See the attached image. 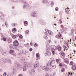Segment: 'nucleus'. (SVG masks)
<instances>
[{
  "label": "nucleus",
  "mask_w": 76,
  "mask_h": 76,
  "mask_svg": "<svg viewBox=\"0 0 76 76\" xmlns=\"http://www.w3.org/2000/svg\"><path fill=\"white\" fill-rule=\"evenodd\" d=\"M19 2L21 3H24V5L23 7V9H28L29 8V5L28 3V2L26 0H18Z\"/></svg>",
  "instance_id": "f257e3e1"
},
{
  "label": "nucleus",
  "mask_w": 76,
  "mask_h": 76,
  "mask_svg": "<svg viewBox=\"0 0 76 76\" xmlns=\"http://www.w3.org/2000/svg\"><path fill=\"white\" fill-rule=\"evenodd\" d=\"M46 50L47 51L45 53V56H51V53L49 51L50 49L48 47V46H46Z\"/></svg>",
  "instance_id": "f03ea898"
},
{
  "label": "nucleus",
  "mask_w": 76,
  "mask_h": 76,
  "mask_svg": "<svg viewBox=\"0 0 76 76\" xmlns=\"http://www.w3.org/2000/svg\"><path fill=\"white\" fill-rule=\"evenodd\" d=\"M2 60L4 63H9L10 64H12V61L10 59H7L5 58H2Z\"/></svg>",
  "instance_id": "7ed1b4c3"
},
{
  "label": "nucleus",
  "mask_w": 76,
  "mask_h": 76,
  "mask_svg": "<svg viewBox=\"0 0 76 76\" xmlns=\"http://www.w3.org/2000/svg\"><path fill=\"white\" fill-rule=\"evenodd\" d=\"M1 52L2 55L6 56L7 55V51L6 50H3V48L0 47V52Z\"/></svg>",
  "instance_id": "20e7f679"
},
{
  "label": "nucleus",
  "mask_w": 76,
  "mask_h": 76,
  "mask_svg": "<svg viewBox=\"0 0 76 76\" xmlns=\"http://www.w3.org/2000/svg\"><path fill=\"white\" fill-rule=\"evenodd\" d=\"M53 60H51V61H49L48 64L47 66H50V67H51V64H54L55 63V61L54 60V59L52 58Z\"/></svg>",
  "instance_id": "39448f33"
},
{
  "label": "nucleus",
  "mask_w": 76,
  "mask_h": 76,
  "mask_svg": "<svg viewBox=\"0 0 76 76\" xmlns=\"http://www.w3.org/2000/svg\"><path fill=\"white\" fill-rule=\"evenodd\" d=\"M24 64L26 67H31V64L28 62H25Z\"/></svg>",
  "instance_id": "423d86ee"
},
{
  "label": "nucleus",
  "mask_w": 76,
  "mask_h": 76,
  "mask_svg": "<svg viewBox=\"0 0 76 76\" xmlns=\"http://www.w3.org/2000/svg\"><path fill=\"white\" fill-rule=\"evenodd\" d=\"M15 65L16 67H17L18 69L19 68V69H20L21 68H22V66L20 64H19L18 62H16V63L15 64Z\"/></svg>",
  "instance_id": "0eeeda50"
},
{
  "label": "nucleus",
  "mask_w": 76,
  "mask_h": 76,
  "mask_svg": "<svg viewBox=\"0 0 76 76\" xmlns=\"http://www.w3.org/2000/svg\"><path fill=\"white\" fill-rule=\"evenodd\" d=\"M14 45H14L15 47H18L19 45V42H18V41L17 40H15L13 42Z\"/></svg>",
  "instance_id": "6e6552de"
},
{
  "label": "nucleus",
  "mask_w": 76,
  "mask_h": 76,
  "mask_svg": "<svg viewBox=\"0 0 76 76\" xmlns=\"http://www.w3.org/2000/svg\"><path fill=\"white\" fill-rule=\"evenodd\" d=\"M38 15V13L37 12H32L31 13V16H33V17H36V16H37Z\"/></svg>",
  "instance_id": "1a4fd4ad"
},
{
  "label": "nucleus",
  "mask_w": 76,
  "mask_h": 76,
  "mask_svg": "<svg viewBox=\"0 0 76 76\" xmlns=\"http://www.w3.org/2000/svg\"><path fill=\"white\" fill-rule=\"evenodd\" d=\"M29 74L31 76L32 75H35V70L34 69H32L30 70V72H29Z\"/></svg>",
  "instance_id": "9d476101"
},
{
  "label": "nucleus",
  "mask_w": 76,
  "mask_h": 76,
  "mask_svg": "<svg viewBox=\"0 0 76 76\" xmlns=\"http://www.w3.org/2000/svg\"><path fill=\"white\" fill-rule=\"evenodd\" d=\"M12 56H13L14 57H16V58H19L20 57V54L19 53L16 55V53H15L14 54H12Z\"/></svg>",
  "instance_id": "9b49d317"
},
{
  "label": "nucleus",
  "mask_w": 76,
  "mask_h": 76,
  "mask_svg": "<svg viewBox=\"0 0 76 76\" xmlns=\"http://www.w3.org/2000/svg\"><path fill=\"white\" fill-rule=\"evenodd\" d=\"M40 23L42 24V25H46L47 24V23L45 22V21L43 20H40Z\"/></svg>",
  "instance_id": "f8f14e48"
},
{
  "label": "nucleus",
  "mask_w": 76,
  "mask_h": 76,
  "mask_svg": "<svg viewBox=\"0 0 76 76\" xmlns=\"http://www.w3.org/2000/svg\"><path fill=\"white\" fill-rule=\"evenodd\" d=\"M51 48L54 50H56V46L54 45H52L50 46Z\"/></svg>",
  "instance_id": "ddd939ff"
},
{
  "label": "nucleus",
  "mask_w": 76,
  "mask_h": 76,
  "mask_svg": "<svg viewBox=\"0 0 76 76\" xmlns=\"http://www.w3.org/2000/svg\"><path fill=\"white\" fill-rule=\"evenodd\" d=\"M42 2L43 4H44V3L47 4V3H48V1H47V0H42Z\"/></svg>",
  "instance_id": "4468645a"
},
{
  "label": "nucleus",
  "mask_w": 76,
  "mask_h": 76,
  "mask_svg": "<svg viewBox=\"0 0 76 76\" xmlns=\"http://www.w3.org/2000/svg\"><path fill=\"white\" fill-rule=\"evenodd\" d=\"M62 29L63 30L62 31V33L64 32L65 31H67V28H64V27H62Z\"/></svg>",
  "instance_id": "2eb2a0df"
},
{
  "label": "nucleus",
  "mask_w": 76,
  "mask_h": 76,
  "mask_svg": "<svg viewBox=\"0 0 76 76\" xmlns=\"http://www.w3.org/2000/svg\"><path fill=\"white\" fill-rule=\"evenodd\" d=\"M49 66V65H48L47 66V64L46 65V66H45V71H48V70L49 69V68L48 67V66Z\"/></svg>",
  "instance_id": "dca6fc26"
},
{
  "label": "nucleus",
  "mask_w": 76,
  "mask_h": 76,
  "mask_svg": "<svg viewBox=\"0 0 76 76\" xmlns=\"http://www.w3.org/2000/svg\"><path fill=\"white\" fill-rule=\"evenodd\" d=\"M71 69H73V70H75L76 69V67L75 65H72Z\"/></svg>",
  "instance_id": "f3484780"
},
{
  "label": "nucleus",
  "mask_w": 76,
  "mask_h": 76,
  "mask_svg": "<svg viewBox=\"0 0 76 76\" xmlns=\"http://www.w3.org/2000/svg\"><path fill=\"white\" fill-rule=\"evenodd\" d=\"M16 31V28H14L12 29V31L15 34L16 32L15 31Z\"/></svg>",
  "instance_id": "a211bd4d"
},
{
  "label": "nucleus",
  "mask_w": 76,
  "mask_h": 76,
  "mask_svg": "<svg viewBox=\"0 0 76 76\" xmlns=\"http://www.w3.org/2000/svg\"><path fill=\"white\" fill-rule=\"evenodd\" d=\"M7 41L8 43H11V42H12V40L11 39L9 38L8 39Z\"/></svg>",
  "instance_id": "6ab92c4d"
},
{
  "label": "nucleus",
  "mask_w": 76,
  "mask_h": 76,
  "mask_svg": "<svg viewBox=\"0 0 76 76\" xmlns=\"http://www.w3.org/2000/svg\"><path fill=\"white\" fill-rule=\"evenodd\" d=\"M24 25V26H27L28 25L26 24H28V21H23Z\"/></svg>",
  "instance_id": "aec40b11"
},
{
  "label": "nucleus",
  "mask_w": 76,
  "mask_h": 76,
  "mask_svg": "<svg viewBox=\"0 0 76 76\" xmlns=\"http://www.w3.org/2000/svg\"><path fill=\"white\" fill-rule=\"evenodd\" d=\"M19 60V61H20V62H23V57L20 58Z\"/></svg>",
  "instance_id": "412c9836"
},
{
  "label": "nucleus",
  "mask_w": 76,
  "mask_h": 76,
  "mask_svg": "<svg viewBox=\"0 0 76 76\" xmlns=\"http://www.w3.org/2000/svg\"><path fill=\"white\" fill-rule=\"evenodd\" d=\"M11 2H13V3H16V2H18V0H10Z\"/></svg>",
  "instance_id": "4be33fe9"
},
{
  "label": "nucleus",
  "mask_w": 76,
  "mask_h": 76,
  "mask_svg": "<svg viewBox=\"0 0 76 76\" xmlns=\"http://www.w3.org/2000/svg\"><path fill=\"white\" fill-rule=\"evenodd\" d=\"M49 4H51V5H52V6H53V5H54V4H53V2H51V3H50V2H49L48 4H47V6H48H48H49Z\"/></svg>",
  "instance_id": "5701e85b"
},
{
  "label": "nucleus",
  "mask_w": 76,
  "mask_h": 76,
  "mask_svg": "<svg viewBox=\"0 0 76 76\" xmlns=\"http://www.w3.org/2000/svg\"><path fill=\"white\" fill-rule=\"evenodd\" d=\"M26 70V67L25 66L23 67V71H24V72H25Z\"/></svg>",
  "instance_id": "b1692460"
},
{
  "label": "nucleus",
  "mask_w": 76,
  "mask_h": 76,
  "mask_svg": "<svg viewBox=\"0 0 76 76\" xmlns=\"http://www.w3.org/2000/svg\"><path fill=\"white\" fill-rule=\"evenodd\" d=\"M28 54V52H27L25 51L24 52H23V55H27V54Z\"/></svg>",
  "instance_id": "393cba45"
},
{
  "label": "nucleus",
  "mask_w": 76,
  "mask_h": 76,
  "mask_svg": "<svg viewBox=\"0 0 76 76\" xmlns=\"http://www.w3.org/2000/svg\"><path fill=\"white\" fill-rule=\"evenodd\" d=\"M15 68H13V75H15L16 74V73H15V72H16V71H15Z\"/></svg>",
  "instance_id": "a878e982"
},
{
  "label": "nucleus",
  "mask_w": 76,
  "mask_h": 76,
  "mask_svg": "<svg viewBox=\"0 0 76 76\" xmlns=\"http://www.w3.org/2000/svg\"><path fill=\"white\" fill-rule=\"evenodd\" d=\"M39 65V64H38V63H36V64H35L34 65V68H35H35H36V67H38V65Z\"/></svg>",
  "instance_id": "bb28decb"
},
{
  "label": "nucleus",
  "mask_w": 76,
  "mask_h": 76,
  "mask_svg": "<svg viewBox=\"0 0 76 76\" xmlns=\"http://www.w3.org/2000/svg\"><path fill=\"white\" fill-rule=\"evenodd\" d=\"M61 72H64L65 71V69H64V68H62L61 69Z\"/></svg>",
  "instance_id": "cd10ccee"
},
{
  "label": "nucleus",
  "mask_w": 76,
  "mask_h": 76,
  "mask_svg": "<svg viewBox=\"0 0 76 76\" xmlns=\"http://www.w3.org/2000/svg\"><path fill=\"white\" fill-rule=\"evenodd\" d=\"M51 67H52L53 69H56V66L54 65H51Z\"/></svg>",
  "instance_id": "c85d7f7f"
},
{
  "label": "nucleus",
  "mask_w": 76,
  "mask_h": 76,
  "mask_svg": "<svg viewBox=\"0 0 76 76\" xmlns=\"http://www.w3.org/2000/svg\"><path fill=\"white\" fill-rule=\"evenodd\" d=\"M58 50L59 51H61V46H59L58 47Z\"/></svg>",
  "instance_id": "c756f323"
},
{
  "label": "nucleus",
  "mask_w": 76,
  "mask_h": 76,
  "mask_svg": "<svg viewBox=\"0 0 76 76\" xmlns=\"http://www.w3.org/2000/svg\"><path fill=\"white\" fill-rule=\"evenodd\" d=\"M58 38H61V34H60V33H58Z\"/></svg>",
  "instance_id": "7c9ffc66"
},
{
  "label": "nucleus",
  "mask_w": 76,
  "mask_h": 76,
  "mask_svg": "<svg viewBox=\"0 0 76 76\" xmlns=\"http://www.w3.org/2000/svg\"><path fill=\"white\" fill-rule=\"evenodd\" d=\"M25 32L26 33V34H28L29 32V31L27 30L25 31Z\"/></svg>",
  "instance_id": "2f4dec72"
},
{
  "label": "nucleus",
  "mask_w": 76,
  "mask_h": 76,
  "mask_svg": "<svg viewBox=\"0 0 76 76\" xmlns=\"http://www.w3.org/2000/svg\"><path fill=\"white\" fill-rule=\"evenodd\" d=\"M19 37L20 38V39H23V36L22 35H20L19 36Z\"/></svg>",
  "instance_id": "473e14b6"
},
{
  "label": "nucleus",
  "mask_w": 76,
  "mask_h": 76,
  "mask_svg": "<svg viewBox=\"0 0 76 76\" xmlns=\"http://www.w3.org/2000/svg\"><path fill=\"white\" fill-rule=\"evenodd\" d=\"M65 11L66 13H67V14L68 15H69V11H68V10H65Z\"/></svg>",
  "instance_id": "72a5a7b5"
},
{
  "label": "nucleus",
  "mask_w": 76,
  "mask_h": 76,
  "mask_svg": "<svg viewBox=\"0 0 76 76\" xmlns=\"http://www.w3.org/2000/svg\"><path fill=\"white\" fill-rule=\"evenodd\" d=\"M12 38L14 39H15V38H16V36H15V35L13 34L12 36Z\"/></svg>",
  "instance_id": "f704fd0d"
},
{
  "label": "nucleus",
  "mask_w": 76,
  "mask_h": 76,
  "mask_svg": "<svg viewBox=\"0 0 76 76\" xmlns=\"http://www.w3.org/2000/svg\"><path fill=\"white\" fill-rule=\"evenodd\" d=\"M38 46V44L36 43H35L34 45V47H37Z\"/></svg>",
  "instance_id": "c9c22d12"
},
{
  "label": "nucleus",
  "mask_w": 76,
  "mask_h": 76,
  "mask_svg": "<svg viewBox=\"0 0 76 76\" xmlns=\"http://www.w3.org/2000/svg\"><path fill=\"white\" fill-rule=\"evenodd\" d=\"M10 53H13L14 52V51H13V50H10Z\"/></svg>",
  "instance_id": "e433bc0d"
},
{
  "label": "nucleus",
  "mask_w": 76,
  "mask_h": 76,
  "mask_svg": "<svg viewBox=\"0 0 76 76\" xmlns=\"http://www.w3.org/2000/svg\"><path fill=\"white\" fill-rule=\"evenodd\" d=\"M2 40H3V41H6V39L5 38H3L2 39Z\"/></svg>",
  "instance_id": "4c0bfd02"
},
{
  "label": "nucleus",
  "mask_w": 76,
  "mask_h": 76,
  "mask_svg": "<svg viewBox=\"0 0 76 76\" xmlns=\"http://www.w3.org/2000/svg\"><path fill=\"white\" fill-rule=\"evenodd\" d=\"M59 66L60 67H62V66H63V64H62V63H60L59 64Z\"/></svg>",
  "instance_id": "58836bf2"
},
{
  "label": "nucleus",
  "mask_w": 76,
  "mask_h": 76,
  "mask_svg": "<svg viewBox=\"0 0 76 76\" xmlns=\"http://www.w3.org/2000/svg\"><path fill=\"white\" fill-rule=\"evenodd\" d=\"M20 53L21 54H23V51L22 50H21L20 51Z\"/></svg>",
  "instance_id": "ea45409f"
},
{
  "label": "nucleus",
  "mask_w": 76,
  "mask_h": 76,
  "mask_svg": "<svg viewBox=\"0 0 76 76\" xmlns=\"http://www.w3.org/2000/svg\"><path fill=\"white\" fill-rule=\"evenodd\" d=\"M36 56L37 58H39V55H38V53H37L36 55Z\"/></svg>",
  "instance_id": "a19ab883"
},
{
  "label": "nucleus",
  "mask_w": 76,
  "mask_h": 76,
  "mask_svg": "<svg viewBox=\"0 0 76 76\" xmlns=\"http://www.w3.org/2000/svg\"><path fill=\"white\" fill-rule=\"evenodd\" d=\"M42 69L44 70H45V66H43L42 67Z\"/></svg>",
  "instance_id": "79ce46f5"
},
{
  "label": "nucleus",
  "mask_w": 76,
  "mask_h": 76,
  "mask_svg": "<svg viewBox=\"0 0 76 76\" xmlns=\"http://www.w3.org/2000/svg\"><path fill=\"white\" fill-rule=\"evenodd\" d=\"M55 10L56 11H58V7H56L55 8Z\"/></svg>",
  "instance_id": "37998d69"
},
{
  "label": "nucleus",
  "mask_w": 76,
  "mask_h": 76,
  "mask_svg": "<svg viewBox=\"0 0 76 76\" xmlns=\"http://www.w3.org/2000/svg\"><path fill=\"white\" fill-rule=\"evenodd\" d=\"M30 45L31 46H32V45H33V43H32V42H30Z\"/></svg>",
  "instance_id": "c03bdc74"
},
{
  "label": "nucleus",
  "mask_w": 76,
  "mask_h": 76,
  "mask_svg": "<svg viewBox=\"0 0 76 76\" xmlns=\"http://www.w3.org/2000/svg\"><path fill=\"white\" fill-rule=\"evenodd\" d=\"M14 49L15 50H17L18 51H19V49L17 47H15V48H14Z\"/></svg>",
  "instance_id": "a18cd8bd"
},
{
  "label": "nucleus",
  "mask_w": 76,
  "mask_h": 76,
  "mask_svg": "<svg viewBox=\"0 0 76 76\" xmlns=\"http://www.w3.org/2000/svg\"><path fill=\"white\" fill-rule=\"evenodd\" d=\"M52 53L54 56V54H55V53L54 52V50H53L52 51Z\"/></svg>",
  "instance_id": "49530a36"
},
{
  "label": "nucleus",
  "mask_w": 76,
  "mask_h": 76,
  "mask_svg": "<svg viewBox=\"0 0 76 76\" xmlns=\"http://www.w3.org/2000/svg\"><path fill=\"white\" fill-rule=\"evenodd\" d=\"M64 53V52H63V51H61V56H63V54Z\"/></svg>",
  "instance_id": "de8ad7c7"
},
{
  "label": "nucleus",
  "mask_w": 76,
  "mask_h": 76,
  "mask_svg": "<svg viewBox=\"0 0 76 76\" xmlns=\"http://www.w3.org/2000/svg\"><path fill=\"white\" fill-rule=\"evenodd\" d=\"M49 34H50V35H52V36H53V32L52 31H51Z\"/></svg>",
  "instance_id": "09e8293b"
},
{
  "label": "nucleus",
  "mask_w": 76,
  "mask_h": 76,
  "mask_svg": "<svg viewBox=\"0 0 76 76\" xmlns=\"http://www.w3.org/2000/svg\"><path fill=\"white\" fill-rule=\"evenodd\" d=\"M11 73H8L7 75V76H11Z\"/></svg>",
  "instance_id": "8fccbe9b"
},
{
  "label": "nucleus",
  "mask_w": 76,
  "mask_h": 76,
  "mask_svg": "<svg viewBox=\"0 0 76 76\" xmlns=\"http://www.w3.org/2000/svg\"><path fill=\"white\" fill-rule=\"evenodd\" d=\"M33 49L32 48H31L29 49V50L30 51H32Z\"/></svg>",
  "instance_id": "3c124183"
},
{
  "label": "nucleus",
  "mask_w": 76,
  "mask_h": 76,
  "mask_svg": "<svg viewBox=\"0 0 76 76\" xmlns=\"http://www.w3.org/2000/svg\"><path fill=\"white\" fill-rule=\"evenodd\" d=\"M17 25V24H16V23H14V24H13L14 26H16Z\"/></svg>",
  "instance_id": "603ef678"
},
{
  "label": "nucleus",
  "mask_w": 76,
  "mask_h": 76,
  "mask_svg": "<svg viewBox=\"0 0 76 76\" xmlns=\"http://www.w3.org/2000/svg\"><path fill=\"white\" fill-rule=\"evenodd\" d=\"M3 76H6V72H4V73L3 74Z\"/></svg>",
  "instance_id": "864d4df0"
},
{
  "label": "nucleus",
  "mask_w": 76,
  "mask_h": 76,
  "mask_svg": "<svg viewBox=\"0 0 76 76\" xmlns=\"http://www.w3.org/2000/svg\"><path fill=\"white\" fill-rule=\"evenodd\" d=\"M13 46H14L13 45V46H10V48H13Z\"/></svg>",
  "instance_id": "5fc2aeb1"
},
{
  "label": "nucleus",
  "mask_w": 76,
  "mask_h": 76,
  "mask_svg": "<svg viewBox=\"0 0 76 76\" xmlns=\"http://www.w3.org/2000/svg\"><path fill=\"white\" fill-rule=\"evenodd\" d=\"M68 76H72V75H70V72H68Z\"/></svg>",
  "instance_id": "6e6d98bb"
},
{
  "label": "nucleus",
  "mask_w": 76,
  "mask_h": 76,
  "mask_svg": "<svg viewBox=\"0 0 76 76\" xmlns=\"http://www.w3.org/2000/svg\"><path fill=\"white\" fill-rule=\"evenodd\" d=\"M51 32V31L50 30H48V34H50Z\"/></svg>",
  "instance_id": "4d7b16f0"
},
{
  "label": "nucleus",
  "mask_w": 76,
  "mask_h": 76,
  "mask_svg": "<svg viewBox=\"0 0 76 76\" xmlns=\"http://www.w3.org/2000/svg\"><path fill=\"white\" fill-rule=\"evenodd\" d=\"M71 31V33L72 34H73V32H74V30H73V29H72Z\"/></svg>",
  "instance_id": "13d9d810"
},
{
  "label": "nucleus",
  "mask_w": 76,
  "mask_h": 76,
  "mask_svg": "<svg viewBox=\"0 0 76 76\" xmlns=\"http://www.w3.org/2000/svg\"><path fill=\"white\" fill-rule=\"evenodd\" d=\"M73 63L72 61H71L70 62V64H71V65H72V64H73Z\"/></svg>",
  "instance_id": "bf43d9fd"
},
{
  "label": "nucleus",
  "mask_w": 76,
  "mask_h": 76,
  "mask_svg": "<svg viewBox=\"0 0 76 76\" xmlns=\"http://www.w3.org/2000/svg\"><path fill=\"white\" fill-rule=\"evenodd\" d=\"M65 63H67V64H68L69 63V62H68V61H65Z\"/></svg>",
  "instance_id": "052dcab7"
},
{
  "label": "nucleus",
  "mask_w": 76,
  "mask_h": 76,
  "mask_svg": "<svg viewBox=\"0 0 76 76\" xmlns=\"http://www.w3.org/2000/svg\"><path fill=\"white\" fill-rule=\"evenodd\" d=\"M14 13H15V15H17L18 14V12H16V11H15L14 12Z\"/></svg>",
  "instance_id": "680f3d73"
},
{
  "label": "nucleus",
  "mask_w": 76,
  "mask_h": 76,
  "mask_svg": "<svg viewBox=\"0 0 76 76\" xmlns=\"http://www.w3.org/2000/svg\"><path fill=\"white\" fill-rule=\"evenodd\" d=\"M56 62L57 63L59 61V60L58 59H56Z\"/></svg>",
  "instance_id": "e2e57ef3"
},
{
  "label": "nucleus",
  "mask_w": 76,
  "mask_h": 76,
  "mask_svg": "<svg viewBox=\"0 0 76 76\" xmlns=\"http://www.w3.org/2000/svg\"><path fill=\"white\" fill-rule=\"evenodd\" d=\"M63 47L64 48H66V45H63Z\"/></svg>",
  "instance_id": "0e129e2a"
},
{
  "label": "nucleus",
  "mask_w": 76,
  "mask_h": 76,
  "mask_svg": "<svg viewBox=\"0 0 76 76\" xmlns=\"http://www.w3.org/2000/svg\"><path fill=\"white\" fill-rule=\"evenodd\" d=\"M45 31L46 32H48V30L47 29H46V28L45 29Z\"/></svg>",
  "instance_id": "69168bd1"
},
{
  "label": "nucleus",
  "mask_w": 76,
  "mask_h": 76,
  "mask_svg": "<svg viewBox=\"0 0 76 76\" xmlns=\"http://www.w3.org/2000/svg\"><path fill=\"white\" fill-rule=\"evenodd\" d=\"M45 35H48V33H47V32H45Z\"/></svg>",
  "instance_id": "338daca9"
},
{
  "label": "nucleus",
  "mask_w": 76,
  "mask_h": 76,
  "mask_svg": "<svg viewBox=\"0 0 76 76\" xmlns=\"http://www.w3.org/2000/svg\"><path fill=\"white\" fill-rule=\"evenodd\" d=\"M18 76H22V74H20L18 75Z\"/></svg>",
  "instance_id": "774afa93"
}]
</instances>
